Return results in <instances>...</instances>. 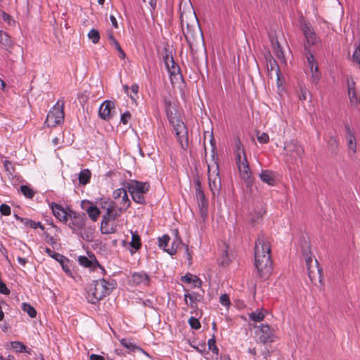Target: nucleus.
Here are the masks:
<instances>
[{
    "label": "nucleus",
    "mask_w": 360,
    "mask_h": 360,
    "mask_svg": "<svg viewBox=\"0 0 360 360\" xmlns=\"http://www.w3.org/2000/svg\"><path fill=\"white\" fill-rule=\"evenodd\" d=\"M271 250L270 238L260 233L255 245V266L262 278H268L272 272Z\"/></svg>",
    "instance_id": "obj_1"
},
{
    "label": "nucleus",
    "mask_w": 360,
    "mask_h": 360,
    "mask_svg": "<svg viewBox=\"0 0 360 360\" xmlns=\"http://www.w3.org/2000/svg\"><path fill=\"white\" fill-rule=\"evenodd\" d=\"M212 146V164L208 163V180L210 190L214 196L219 195L221 188V177L219 176V169L218 164V155L216 151V147L214 143L213 138L210 140Z\"/></svg>",
    "instance_id": "obj_2"
},
{
    "label": "nucleus",
    "mask_w": 360,
    "mask_h": 360,
    "mask_svg": "<svg viewBox=\"0 0 360 360\" xmlns=\"http://www.w3.org/2000/svg\"><path fill=\"white\" fill-rule=\"evenodd\" d=\"M115 283L113 280L106 281L99 279L94 281L93 285L88 290L87 299L89 302L96 304L106 295H109L115 288Z\"/></svg>",
    "instance_id": "obj_3"
},
{
    "label": "nucleus",
    "mask_w": 360,
    "mask_h": 360,
    "mask_svg": "<svg viewBox=\"0 0 360 360\" xmlns=\"http://www.w3.org/2000/svg\"><path fill=\"white\" fill-rule=\"evenodd\" d=\"M300 250L304 258L306 266L307 267L308 276L311 282L315 283L316 281H321V269L319 266L316 259L313 264V257L311 256V248L309 243L304 239L300 244Z\"/></svg>",
    "instance_id": "obj_4"
},
{
    "label": "nucleus",
    "mask_w": 360,
    "mask_h": 360,
    "mask_svg": "<svg viewBox=\"0 0 360 360\" xmlns=\"http://www.w3.org/2000/svg\"><path fill=\"white\" fill-rule=\"evenodd\" d=\"M188 16L186 13L181 15V27L186 39L189 41L191 39H194L195 36L201 34L200 25L195 13H189Z\"/></svg>",
    "instance_id": "obj_5"
},
{
    "label": "nucleus",
    "mask_w": 360,
    "mask_h": 360,
    "mask_svg": "<svg viewBox=\"0 0 360 360\" xmlns=\"http://www.w3.org/2000/svg\"><path fill=\"white\" fill-rule=\"evenodd\" d=\"M132 200L134 202H145V195L150 188L148 182H142L137 180H129L124 183Z\"/></svg>",
    "instance_id": "obj_6"
},
{
    "label": "nucleus",
    "mask_w": 360,
    "mask_h": 360,
    "mask_svg": "<svg viewBox=\"0 0 360 360\" xmlns=\"http://www.w3.org/2000/svg\"><path fill=\"white\" fill-rule=\"evenodd\" d=\"M122 211V208L117 207V204L109 205L101 223V231L102 233L110 234L115 231V229L110 225L109 222L111 220H115L120 216Z\"/></svg>",
    "instance_id": "obj_7"
},
{
    "label": "nucleus",
    "mask_w": 360,
    "mask_h": 360,
    "mask_svg": "<svg viewBox=\"0 0 360 360\" xmlns=\"http://www.w3.org/2000/svg\"><path fill=\"white\" fill-rule=\"evenodd\" d=\"M283 150L286 161L290 163H294L298 159H301L304 155V148L297 140L292 139L285 141Z\"/></svg>",
    "instance_id": "obj_8"
},
{
    "label": "nucleus",
    "mask_w": 360,
    "mask_h": 360,
    "mask_svg": "<svg viewBox=\"0 0 360 360\" xmlns=\"http://www.w3.org/2000/svg\"><path fill=\"white\" fill-rule=\"evenodd\" d=\"M170 124L173 127L176 137L182 149L186 150L188 148V136L186 124L180 119L172 121Z\"/></svg>",
    "instance_id": "obj_9"
},
{
    "label": "nucleus",
    "mask_w": 360,
    "mask_h": 360,
    "mask_svg": "<svg viewBox=\"0 0 360 360\" xmlns=\"http://www.w3.org/2000/svg\"><path fill=\"white\" fill-rule=\"evenodd\" d=\"M64 121L63 103L61 105L58 102L48 112L46 123L49 127H55Z\"/></svg>",
    "instance_id": "obj_10"
},
{
    "label": "nucleus",
    "mask_w": 360,
    "mask_h": 360,
    "mask_svg": "<svg viewBox=\"0 0 360 360\" xmlns=\"http://www.w3.org/2000/svg\"><path fill=\"white\" fill-rule=\"evenodd\" d=\"M259 341L262 343L273 342L276 339V335L273 328L267 324H262L257 331Z\"/></svg>",
    "instance_id": "obj_11"
},
{
    "label": "nucleus",
    "mask_w": 360,
    "mask_h": 360,
    "mask_svg": "<svg viewBox=\"0 0 360 360\" xmlns=\"http://www.w3.org/2000/svg\"><path fill=\"white\" fill-rule=\"evenodd\" d=\"M236 164L240 174V176L244 181H248L251 177V170L248 162L247 156L240 157L236 158Z\"/></svg>",
    "instance_id": "obj_12"
},
{
    "label": "nucleus",
    "mask_w": 360,
    "mask_h": 360,
    "mask_svg": "<svg viewBox=\"0 0 360 360\" xmlns=\"http://www.w3.org/2000/svg\"><path fill=\"white\" fill-rule=\"evenodd\" d=\"M45 252L49 256L51 257V258H53L54 259H56L57 262H58L60 263V264L61 265L63 269L67 273V274H70V268L68 266V259L66 258L65 256H63V255H60V253H58V252H56L54 251H53L51 248H46L45 250H44Z\"/></svg>",
    "instance_id": "obj_13"
},
{
    "label": "nucleus",
    "mask_w": 360,
    "mask_h": 360,
    "mask_svg": "<svg viewBox=\"0 0 360 360\" xmlns=\"http://www.w3.org/2000/svg\"><path fill=\"white\" fill-rule=\"evenodd\" d=\"M115 108V103L106 100L100 106L98 110L99 117L104 120H109L111 117V110Z\"/></svg>",
    "instance_id": "obj_14"
},
{
    "label": "nucleus",
    "mask_w": 360,
    "mask_h": 360,
    "mask_svg": "<svg viewBox=\"0 0 360 360\" xmlns=\"http://www.w3.org/2000/svg\"><path fill=\"white\" fill-rule=\"evenodd\" d=\"M345 132L347 135V146L349 150L353 153L356 152V143L354 131L350 127L347 122L345 123Z\"/></svg>",
    "instance_id": "obj_15"
},
{
    "label": "nucleus",
    "mask_w": 360,
    "mask_h": 360,
    "mask_svg": "<svg viewBox=\"0 0 360 360\" xmlns=\"http://www.w3.org/2000/svg\"><path fill=\"white\" fill-rule=\"evenodd\" d=\"M54 216L60 221H68V211L60 204H49Z\"/></svg>",
    "instance_id": "obj_16"
},
{
    "label": "nucleus",
    "mask_w": 360,
    "mask_h": 360,
    "mask_svg": "<svg viewBox=\"0 0 360 360\" xmlns=\"http://www.w3.org/2000/svg\"><path fill=\"white\" fill-rule=\"evenodd\" d=\"M251 207H249V210H251L250 217L252 221H255L256 219H259L262 217L265 212L266 209L264 206V204H251Z\"/></svg>",
    "instance_id": "obj_17"
},
{
    "label": "nucleus",
    "mask_w": 360,
    "mask_h": 360,
    "mask_svg": "<svg viewBox=\"0 0 360 360\" xmlns=\"http://www.w3.org/2000/svg\"><path fill=\"white\" fill-rule=\"evenodd\" d=\"M302 30L309 46L316 43V35L309 24L304 23L302 25Z\"/></svg>",
    "instance_id": "obj_18"
},
{
    "label": "nucleus",
    "mask_w": 360,
    "mask_h": 360,
    "mask_svg": "<svg viewBox=\"0 0 360 360\" xmlns=\"http://www.w3.org/2000/svg\"><path fill=\"white\" fill-rule=\"evenodd\" d=\"M131 281L136 285H148L150 282V276L144 271L134 272L132 274Z\"/></svg>",
    "instance_id": "obj_19"
},
{
    "label": "nucleus",
    "mask_w": 360,
    "mask_h": 360,
    "mask_svg": "<svg viewBox=\"0 0 360 360\" xmlns=\"http://www.w3.org/2000/svg\"><path fill=\"white\" fill-rule=\"evenodd\" d=\"M261 180L269 184V186H274L276 182V173L271 170H262L259 174Z\"/></svg>",
    "instance_id": "obj_20"
},
{
    "label": "nucleus",
    "mask_w": 360,
    "mask_h": 360,
    "mask_svg": "<svg viewBox=\"0 0 360 360\" xmlns=\"http://www.w3.org/2000/svg\"><path fill=\"white\" fill-rule=\"evenodd\" d=\"M266 67L268 70V75L270 77H272V72L275 71L277 79H280V68L277 62L271 56L266 59Z\"/></svg>",
    "instance_id": "obj_21"
},
{
    "label": "nucleus",
    "mask_w": 360,
    "mask_h": 360,
    "mask_svg": "<svg viewBox=\"0 0 360 360\" xmlns=\"http://www.w3.org/2000/svg\"><path fill=\"white\" fill-rule=\"evenodd\" d=\"M107 36L110 41V45L113 46L115 48V49L119 52L120 58L122 59H124L126 58V54L123 49H122L121 46L120 45L118 41L115 38L112 31H107Z\"/></svg>",
    "instance_id": "obj_22"
},
{
    "label": "nucleus",
    "mask_w": 360,
    "mask_h": 360,
    "mask_svg": "<svg viewBox=\"0 0 360 360\" xmlns=\"http://www.w3.org/2000/svg\"><path fill=\"white\" fill-rule=\"evenodd\" d=\"M163 103H164V106H165L166 115H167V117L169 123H171L172 121H175V120H179V117L174 115L172 111V102L170 100V98H169L166 96L164 97Z\"/></svg>",
    "instance_id": "obj_23"
},
{
    "label": "nucleus",
    "mask_w": 360,
    "mask_h": 360,
    "mask_svg": "<svg viewBox=\"0 0 360 360\" xmlns=\"http://www.w3.org/2000/svg\"><path fill=\"white\" fill-rule=\"evenodd\" d=\"M128 190L127 188L124 186V184H123V187L116 189L113 191L112 197L115 200L121 199L124 202H130L128 198Z\"/></svg>",
    "instance_id": "obj_24"
},
{
    "label": "nucleus",
    "mask_w": 360,
    "mask_h": 360,
    "mask_svg": "<svg viewBox=\"0 0 360 360\" xmlns=\"http://www.w3.org/2000/svg\"><path fill=\"white\" fill-rule=\"evenodd\" d=\"M184 300L186 303L189 305L191 308H196L197 303L200 300V295L198 293H186L184 295Z\"/></svg>",
    "instance_id": "obj_25"
},
{
    "label": "nucleus",
    "mask_w": 360,
    "mask_h": 360,
    "mask_svg": "<svg viewBox=\"0 0 360 360\" xmlns=\"http://www.w3.org/2000/svg\"><path fill=\"white\" fill-rule=\"evenodd\" d=\"M78 262L81 266L89 267L93 270L99 266V264L96 259L94 260L89 259L86 256H79L78 257Z\"/></svg>",
    "instance_id": "obj_26"
},
{
    "label": "nucleus",
    "mask_w": 360,
    "mask_h": 360,
    "mask_svg": "<svg viewBox=\"0 0 360 360\" xmlns=\"http://www.w3.org/2000/svg\"><path fill=\"white\" fill-rule=\"evenodd\" d=\"M0 44L5 47L6 50L11 49L14 44L11 37L2 30H0Z\"/></svg>",
    "instance_id": "obj_27"
},
{
    "label": "nucleus",
    "mask_w": 360,
    "mask_h": 360,
    "mask_svg": "<svg viewBox=\"0 0 360 360\" xmlns=\"http://www.w3.org/2000/svg\"><path fill=\"white\" fill-rule=\"evenodd\" d=\"M181 280L184 283L193 284L194 287L200 286L202 283L199 278L191 274H187L182 276Z\"/></svg>",
    "instance_id": "obj_28"
},
{
    "label": "nucleus",
    "mask_w": 360,
    "mask_h": 360,
    "mask_svg": "<svg viewBox=\"0 0 360 360\" xmlns=\"http://www.w3.org/2000/svg\"><path fill=\"white\" fill-rule=\"evenodd\" d=\"M266 311L257 309L248 314L250 321L260 322L264 320L266 316Z\"/></svg>",
    "instance_id": "obj_29"
},
{
    "label": "nucleus",
    "mask_w": 360,
    "mask_h": 360,
    "mask_svg": "<svg viewBox=\"0 0 360 360\" xmlns=\"http://www.w3.org/2000/svg\"><path fill=\"white\" fill-rule=\"evenodd\" d=\"M91 173L89 169H82L79 174V183L82 185L87 184L91 179Z\"/></svg>",
    "instance_id": "obj_30"
},
{
    "label": "nucleus",
    "mask_w": 360,
    "mask_h": 360,
    "mask_svg": "<svg viewBox=\"0 0 360 360\" xmlns=\"http://www.w3.org/2000/svg\"><path fill=\"white\" fill-rule=\"evenodd\" d=\"M308 62L309 65H311V82L312 83L316 84L319 80L321 73L319 71V68L317 65L313 67V65L311 64L312 60H311L310 58H307Z\"/></svg>",
    "instance_id": "obj_31"
},
{
    "label": "nucleus",
    "mask_w": 360,
    "mask_h": 360,
    "mask_svg": "<svg viewBox=\"0 0 360 360\" xmlns=\"http://www.w3.org/2000/svg\"><path fill=\"white\" fill-rule=\"evenodd\" d=\"M271 42H272L274 49V51L276 53L277 58L278 59H280L281 61H283V63H285L283 51L281 45L279 44V42L278 41V40L276 39V41H274V40H271Z\"/></svg>",
    "instance_id": "obj_32"
},
{
    "label": "nucleus",
    "mask_w": 360,
    "mask_h": 360,
    "mask_svg": "<svg viewBox=\"0 0 360 360\" xmlns=\"http://www.w3.org/2000/svg\"><path fill=\"white\" fill-rule=\"evenodd\" d=\"M20 190L22 194L29 199H32L35 194V191L30 186L27 185L20 186Z\"/></svg>",
    "instance_id": "obj_33"
},
{
    "label": "nucleus",
    "mask_w": 360,
    "mask_h": 360,
    "mask_svg": "<svg viewBox=\"0 0 360 360\" xmlns=\"http://www.w3.org/2000/svg\"><path fill=\"white\" fill-rule=\"evenodd\" d=\"M328 149L331 153H335V154H336L338 153V148H339V144H338V139L336 137L330 136V139L328 142Z\"/></svg>",
    "instance_id": "obj_34"
},
{
    "label": "nucleus",
    "mask_w": 360,
    "mask_h": 360,
    "mask_svg": "<svg viewBox=\"0 0 360 360\" xmlns=\"http://www.w3.org/2000/svg\"><path fill=\"white\" fill-rule=\"evenodd\" d=\"M130 245L135 250H139L141 247L140 236L136 232L131 233V240L130 242Z\"/></svg>",
    "instance_id": "obj_35"
},
{
    "label": "nucleus",
    "mask_w": 360,
    "mask_h": 360,
    "mask_svg": "<svg viewBox=\"0 0 360 360\" xmlns=\"http://www.w3.org/2000/svg\"><path fill=\"white\" fill-rule=\"evenodd\" d=\"M86 211L89 218L92 221H96L98 219L100 214V211L96 207L90 206L87 208Z\"/></svg>",
    "instance_id": "obj_36"
},
{
    "label": "nucleus",
    "mask_w": 360,
    "mask_h": 360,
    "mask_svg": "<svg viewBox=\"0 0 360 360\" xmlns=\"http://www.w3.org/2000/svg\"><path fill=\"white\" fill-rule=\"evenodd\" d=\"M168 71L169 72L171 75H175L176 74H179L181 77V75L180 74V68L175 63L174 58H171L169 60V66H166Z\"/></svg>",
    "instance_id": "obj_37"
},
{
    "label": "nucleus",
    "mask_w": 360,
    "mask_h": 360,
    "mask_svg": "<svg viewBox=\"0 0 360 360\" xmlns=\"http://www.w3.org/2000/svg\"><path fill=\"white\" fill-rule=\"evenodd\" d=\"M235 147L236 159L238 158V155H240V157H244V155H246L243 145L239 139L236 141Z\"/></svg>",
    "instance_id": "obj_38"
},
{
    "label": "nucleus",
    "mask_w": 360,
    "mask_h": 360,
    "mask_svg": "<svg viewBox=\"0 0 360 360\" xmlns=\"http://www.w3.org/2000/svg\"><path fill=\"white\" fill-rule=\"evenodd\" d=\"M11 347L16 352H27L30 353V349H27V347L22 342L15 341L11 342Z\"/></svg>",
    "instance_id": "obj_39"
},
{
    "label": "nucleus",
    "mask_w": 360,
    "mask_h": 360,
    "mask_svg": "<svg viewBox=\"0 0 360 360\" xmlns=\"http://www.w3.org/2000/svg\"><path fill=\"white\" fill-rule=\"evenodd\" d=\"M88 38L89 40L92 41L94 44H98L99 42L101 36L99 32L96 29H91L88 34Z\"/></svg>",
    "instance_id": "obj_40"
},
{
    "label": "nucleus",
    "mask_w": 360,
    "mask_h": 360,
    "mask_svg": "<svg viewBox=\"0 0 360 360\" xmlns=\"http://www.w3.org/2000/svg\"><path fill=\"white\" fill-rule=\"evenodd\" d=\"M22 309L26 312L31 318H34L37 316L35 309L28 303H22Z\"/></svg>",
    "instance_id": "obj_41"
},
{
    "label": "nucleus",
    "mask_w": 360,
    "mask_h": 360,
    "mask_svg": "<svg viewBox=\"0 0 360 360\" xmlns=\"http://www.w3.org/2000/svg\"><path fill=\"white\" fill-rule=\"evenodd\" d=\"M170 240V237L168 235H164L158 238V246L162 248L165 252H167V246Z\"/></svg>",
    "instance_id": "obj_42"
},
{
    "label": "nucleus",
    "mask_w": 360,
    "mask_h": 360,
    "mask_svg": "<svg viewBox=\"0 0 360 360\" xmlns=\"http://www.w3.org/2000/svg\"><path fill=\"white\" fill-rule=\"evenodd\" d=\"M120 343L122 346L131 351L134 352L136 349H139V347L134 345L129 339L122 338L120 340Z\"/></svg>",
    "instance_id": "obj_43"
},
{
    "label": "nucleus",
    "mask_w": 360,
    "mask_h": 360,
    "mask_svg": "<svg viewBox=\"0 0 360 360\" xmlns=\"http://www.w3.org/2000/svg\"><path fill=\"white\" fill-rule=\"evenodd\" d=\"M195 194L198 200L201 201L205 200V195L202 190L200 182L198 180L195 182Z\"/></svg>",
    "instance_id": "obj_44"
},
{
    "label": "nucleus",
    "mask_w": 360,
    "mask_h": 360,
    "mask_svg": "<svg viewBox=\"0 0 360 360\" xmlns=\"http://www.w3.org/2000/svg\"><path fill=\"white\" fill-rule=\"evenodd\" d=\"M256 136L260 143H267L269 141V136L267 133H260L259 131H257Z\"/></svg>",
    "instance_id": "obj_45"
},
{
    "label": "nucleus",
    "mask_w": 360,
    "mask_h": 360,
    "mask_svg": "<svg viewBox=\"0 0 360 360\" xmlns=\"http://www.w3.org/2000/svg\"><path fill=\"white\" fill-rule=\"evenodd\" d=\"M163 60L166 66H169V60L173 58L172 52L167 47L164 49V54L162 56Z\"/></svg>",
    "instance_id": "obj_46"
},
{
    "label": "nucleus",
    "mask_w": 360,
    "mask_h": 360,
    "mask_svg": "<svg viewBox=\"0 0 360 360\" xmlns=\"http://www.w3.org/2000/svg\"><path fill=\"white\" fill-rule=\"evenodd\" d=\"M181 240L179 239H176L175 241L172 243V247L170 248H167V252L170 255H174L176 254L178 246L180 245Z\"/></svg>",
    "instance_id": "obj_47"
},
{
    "label": "nucleus",
    "mask_w": 360,
    "mask_h": 360,
    "mask_svg": "<svg viewBox=\"0 0 360 360\" xmlns=\"http://www.w3.org/2000/svg\"><path fill=\"white\" fill-rule=\"evenodd\" d=\"M188 323H189L190 326L193 329H195V330H198L201 327V324H200L199 320L194 316H191L188 319Z\"/></svg>",
    "instance_id": "obj_48"
},
{
    "label": "nucleus",
    "mask_w": 360,
    "mask_h": 360,
    "mask_svg": "<svg viewBox=\"0 0 360 360\" xmlns=\"http://www.w3.org/2000/svg\"><path fill=\"white\" fill-rule=\"evenodd\" d=\"M207 346L209 349H210L214 354H218L219 349L216 346V341L214 338L208 340Z\"/></svg>",
    "instance_id": "obj_49"
},
{
    "label": "nucleus",
    "mask_w": 360,
    "mask_h": 360,
    "mask_svg": "<svg viewBox=\"0 0 360 360\" xmlns=\"http://www.w3.org/2000/svg\"><path fill=\"white\" fill-rule=\"evenodd\" d=\"M355 51L352 56V60L354 62L360 65V43L358 45H356Z\"/></svg>",
    "instance_id": "obj_50"
},
{
    "label": "nucleus",
    "mask_w": 360,
    "mask_h": 360,
    "mask_svg": "<svg viewBox=\"0 0 360 360\" xmlns=\"http://www.w3.org/2000/svg\"><path fill=\"white\" fill-rule=\"evenodd\" d=\"M1 14L4 21L6 22L9 25H11L13 23H15V21L13 20L12 17L9 14L6 13L5 11H1Z\"/></svg>",
    "instance_id": "obj_51"
},
{
    "label": "nucleus",
    "mask_w": 360,
    "mask_h": 360,
    "mask_svg": "<svg viewBox=\"0 0 360 360\" xmlns=\"http://www.w3.org/2000/svg\"><path fill=\"white\" fill-rule=\"evenodd\" d=\"M26 226H27L32 229H36L37 228H41V229H44V226L41 225V224L39 221L28 220L26 222Z\"/></svg>",
    "instance_id": "obj_52"
},
{
    "label": "nucleus",
    "mask_w": 360,
    "mask_h": 360,
    "mask_svg": "<svg viewBox=\"0 0 360 360\" xmlns=\"http://www.w3.org/2000/svg\"><path fill=\"white\" fill-rule=\"evenodd\" d=\"M199 211L202 218H206L207 216V204H198Z\"/></svg>",
    "instance_id": "obj_53"
},
{
    "label": "nucleus",
    "mask_w": 360,
    "mask_h": 360,
    "mask_svg": "<svg viewBox=\"0 0 360 360\" xmlns=\"http://www.w3.org/2000/svg\"><path fill=\"white\" fill-rule=\"evenodd\" d=\"M219 302L225 307H229L231 304L229 295L226 294L221 295L219 297Z\"/></svg>",
    "instance_id": "obj_54"
},
{
    "label": "nucleus",
    "mask_w": 360,
    "mask_h": 360,
    "mask_svg": "<svg viewBox=\"0 0 360 360\" xmlns=\"http://www.w3.org/2000/svg\"><path fill=\"white\" fill-rule=\"evenodd\" d=\"M0 212L3 215L8 216L11 214V208L7 204H1Z\"/></svg>",
    "instance_id": "obj_55"
},
{
    "label": "nucleus",
    "mask_w": 360,
    "mask_h": 360,
    "mask_svg": "<svg viewBox=\"0 0 360 360\" xmlns=\"http://www.w3.org/2000/svg\"><path fill=\"white\" fill-rule=\"evenodd\" d=\"M131 117V113L129 111L124 112L121 116V122L124 124H127L128 123V120Z\"/></svg>",
    "instance_id": "obj_56"
},
{
    "label": "nucleus",
    "mask_w": 360,
    "mask_h": 360,
    "mask_svg": "<svg viewBox=\"0 0 360 360\" xmlns=\"http://www.w3.org/2000/svg\"><path fill=\"white\" fill-rule=\"evenodd\" d=\"M355 82L353 80V79H347V92L348 94H352V90L355 88Z\"/></svg>",
    "instance_id": "obj_57"
},
{
    "label": "nucleus",
    "mask_w": 360,
    "mask_h": 360,
    "mask_svg": "<svg viewBox=\"0 0 360 360\" xmlns=\"http://www.w3.org/2000/svg\"><path fill=\"white\" fill-rule=\"evenodd\" d=\"M0 292L4 295H8L10 293V290L1 281H0Z\"/></svg>",
    "instance_id": "obj_58"
},
{
    "label": "nucleus",
    "mask_w": 360,
    "mask_h": 360,
    "mask_svg": "<svg viewBox=\"0 0 360 360\" xmlns=\"http://www.w3.org/2000/svg\"><path fill=\"white\" fill-rule=\"evenodd\" d=\"M4 165L6 172H7L10 174H12V172L11 171V168H13L11 162L6 160L4 161Z\"/></svg>",
    "instance_id": "obj_59"
},
{
    "label": "nucleus",
    "mask_w": 360,
    "mask_h": 360,
    "mask_svg": "<svg viewBox=\"0 0 360 360\" xmlns=\"http://www.w3.org/2000/svg\"><path fill=\"white\" fill-rule=\"evenodd\" d=\"M348 96H349V100H350V101L352 103H356L357 102V96H356L355 88H354L352 90V94H348Z\"/></svg>",
    "instance_id": "obj_60"
},
{
    "label": "nucleus",
    "mask_w": 360,
    "mask_h": 360,
    "mask_svg": "<svg viewBox=\"0 0 360 360\" xmlns=\"http://www.w3.org/2000/svg\"><path fill=\"white\" fill-rule=\"evenodd\" d=\"M307 90L306 88H300V94L299 96V98L300 100L305 101L307 99Z\"/></svg>",
    "instance_id": "obj_61"
},
{
    "label": "nucleus",
    "mask_w": 360,
    "mask_h": 360,
    "mask_svg": "<svg viewBox=\"0 0 360 360\" xmlns=\"http://www.w3.org/2000/svg\"><path fill=\"white\" fill-rule=\"evenodd\" d=\"M110 20L112 22V25L113 26V27H115V29H117L118 28V23H117V21L115 18V17L112 15H110Z\"/></svg>",
    "instance_id": "obj_62"
},
{
    "label": "nucleus",
    "mask_w": 360,
    "mask_h": 360,
    "mask_svg": "<svg viewBox=\"0 0 360 360\" xmlns=\"http://www.w3.org/2000/svg\"><path fill=\"white\" fill-rule=\"evenodd\" d=\"M90 360H105L104 357L98 354H91L89 357Z\"/></svg>",
    "instance_id": "obj_63"
},
{
    "label": "nucleus",
    "mask_w": 360,
    "mask_h": 360,
    "mask_svg": "<svg viewBox=\"0 0 360 360\" xmlns=\"http://www.w3.org/2000/svg\"><path fill=\"white\" fill-rule=\"evenodd\" d=\"M139 89V85L136 84H134L131 87V90L132 93H134L135 95H136L138 94Z\"/></svg>",
    "instance_id": "obj_64"
}]
</instances>
